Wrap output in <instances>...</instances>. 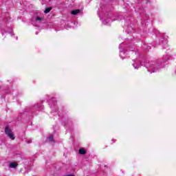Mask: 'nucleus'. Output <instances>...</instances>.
I'll use <instances>...</instances> for the list:
<instances>
[{
	"label": "nucleus",
	"mask_w": 176,
	"mask_h": 176,
	"mask_svg": "<svg viewBox=\"0 0 176 176\" xmlns=\"http://www.w3.org/2000/svg\"><path fill=\"white\" fill-rule=\"evenodd\" d=\"M11 36H13V34H11Z\"/></svg>",
	"instance_id": "obj_15"
},
{
	"label": "nucleus",
	"mask_w": 176,
	"mask_h": 176,
	"mask_svg": "<svg viewBox=\"0 0 176 176\" xmlns=\"http://www.w3.org/2000/svg\"><path fill=\"white\" fill-rule=\"evenodd\" d=\"M78 153H80V155H85L86 154V150H85V148H80L78 150Z\"/></svg>",
	"instance_id": "obj_10"
},
{
	"label": "nucleus",
	"mask_w": 176,
	"mask_h": 176,
	"mask_svg": "<svg viewBox=\"0 0 176 176\" xmlns=\"http://www.w3.org/2000/svg\"><path fill=\"white\" fill-rule=\"evenodd\" d=\"M133 63L132 65L135 69H139L140 68H141V65H142L141 64V60L140 59L137 58L133 60Z\"/></svg>",
	"instance_id": "obj_5"
},
{
	"label": "nucleus",
	"mask_w": 176,
	"mask_h": 176,
	"mask_svg": "<svg viewBox=\"0 0 176 176\" xmlns=\"http://www.w3.org/2000/svg\"><path fill=\"white\" fill-rule=\"evenodd\" d=\"M48 140L50 142H54V140L53 139V135H50L48 138Z\"/></svg>",
	"instance_id": "obj_13"
},
{
	"label": "nucleus",
	"mask_w": 176,
	"mask_h": 176,
	"mask_svg": "<svg viewBox=\"0 0 176 176\" xmlns=\"http://www.w3.org/2000/svg\"><path fill=\"white\" fill-rule=\"evenodd\" d=\"M78 13H80V10H79V9L73 10L71 12V14H73L74 16H76V14H78Z\"/></svg>",
	"instance_id": "obj_9"
},
{
	"label": "nucleus",
	"mask_w": 176,
	"mask_h": 176,
	"mask_svg": "<svg viewBox=\"0 0 176 176\" xmlns=\"http://www.w3.org/2000/svg\"><path fill=\"white\" fill-rule=\"evenodd\" d=\"M5 133L10 140H14V135L13 134V132H12V129L9 128V126H6L5 128Z\"/></svg>",
	"instance_id": "obj_4"
},
{
	"label": "nucleus",
	"mask_w": 176,
	"mask_h": 176,
	"mask_svg": "<svg viewBox=\"0 0 176 176\" xmlns=\"http://www.w3.org/2000/svg\"><path fill=\"white\" fill-rule=\"evenodd\" d=\"M51 10H52L51 8H47L45 10L44 13H46V14L50 13Z\"/></svg>",
	"instance_id": "obj_14"
},
{
	"label": "nucleus",
	"mask_w": 176,
	"mask_h": 176,
	"mask_svg": "<svg viewBox=\"0 0 176 176\" xmlns=\"http://www.w3.org/2000/svg\"><path fill=\"white\" fill-rule=\"evenodd\" d=\"M41 21H42V18H41L39 16H35L34 18H33L32 24H33V25H37L36 23H41Z\"/></svg>",
	"instance_id": "obj_6"
},
{
	"label": "nucleus",
	"mask_w": 176,
	"mask_h": 176,
	"mask_svg": "<svg viewBox=\"0 0 176 176\" xmlns=\"http://www.w3.org/2000/svg\"><path fill=\"white\" fill-rule=\"evenodd\" d=\"M144 67L147 69V71L150 72V74H153V72H156L157 69L160 67V65L157 63L156 61H151L146 63L144 64Z\"/></svg>",
	"instance_id": "obj_1"
},
{
	"label": "nucleus",
	"mask_w": 176,
	"mask_h": 176,
	"mask_svg": "<svg viewBox=\"0 0 176 176\" xmlns=\"http://www.w3.org/2000/svg\"><path fill=\"white\" fill-rule=\"evenodd\" d=\"M98 16L100 20H102V23L103 24H104V25H109L111 23H112V21H115V20H116V19H111V16H109V14H105L104 12H102L101 14L98 13Z\"/></svg>",
	"instance_id": "obj_2"
},
{
	"label": "nucleus",
	"mask_w": 176,
	"mask_h": 176,
	"mask_svg": "<svg viewBox=\"0 0 176 176\" xmlns=\"http://www.w3.org/2000/svg\"><path fill=\"white\" fill-rule=\"evenodd\" d=\"M1 32L2 35H5V34H12V32H13V29L9 28L8 30H6L5 29H1Z\"/></svg>",
	"instance_id": "obj_7"
},
{
	"label": "nucleus",
	"mask_w": 176,
	"mask_h": 176,
	"mask_svg": "<svg viewBox=\"0 0 176 176\" xmlns=\"http://www.w3.org/2000/svg\"><path fill=\"white\" fill-rule=\"evenodd\" d=\"M126 32H128V34L133 32V28L131 26H128Z\"/></svg>",
	"instance_id": "obj_12"
},
{
	"label": "nucleus",
	"mask_w": 176,
	"mask_h": 176,
	"mask_svg": "<svg viewBox=\"0 0 176 176\" xmlns=\"http://www.w3.org/2000/svg\"><path fill=\"white\" fill-rule=\"evenodd\" d=\"M50 1H52V0H50Z\"/></svg>",
	"instance_id": "obj_16"
},
{
	"label": "nucleus",
	"mask_w": 176,
	"mask_h": 176,
	"mask_svg": "<svg viewBox=\"0 0 176 176\" xmlns=\"http://www.w3.org/2000/svg\"><path fill=\"white\" fill-rule=\"evenodd\" d=\"M17 166H19V164H17L16 162H10L9 167L10 168H16Z\"/></svg>",
	"instance_id": "obj_8"
},
{
	"label": "nucleus",
	"mask_w": 176,
	"mask_h": 176,
	"mask_svg": "<svg viewBox=\"0 0 176 176\" xmlns=\"http://www.w3.org/2000/svg\"><path fill=\"white\" fill-rule=\"evenodd\" d=\"M119 50H120V57L122 59L124 60L126 56V51H124V44L121 43L119 45Z\"/></svg>",
	"instance_id": "obj_3"
},
{
	"label": "nucleus",
	"mask_w": 176,
	"mask_h": 176,
	"mask_svg": "<svg viewBox=\"0 0 176 176\" xmlns=\"http://www.w3.org/2000/svg\"><path fill=\"white\" fill-rule=\"evenodd\" d=\"M34 107L36 109L38 108V111H41V109H43V107L38 104H36Z\"/></svg>",
	"instance_id": "obj_11"
}]
</instances>
